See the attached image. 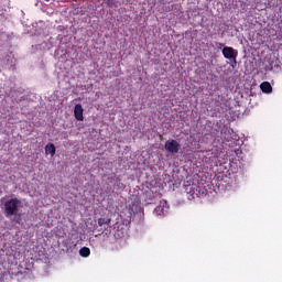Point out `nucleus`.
Listing matches in <instances>:
<instances>
[{
  "label": "nucleus",
  "instance_id": "10",
  "mask_svg": "<svg viewBox=\"0 0 282 282\" xmlns=\"http://www.w3.org/2000/svg\"><path fill=\"white\" fill-rule=\"evenodd\" d=\"M111 224V218H99L98 219V226L104 227V226H109Z\"/></svg>",
  "mask_w": 282,
  "mask_h": 282
},
{
  "label": "nucleus",
  "instance_id": "3",
  "mask_svg": "<svg viewBox=\"0 0 282 282\" xmlns=\"http://www.w3.org/2000/svg\"><path fill=\"white\" fill-rule=\"evenodd\" d=\"M220 135L226 142H231V140H236L237 138L234 130L228 126H223V128L220 129Z\"/></svg>",
  "mask_w": 282,
  "mask_h": 282
},
{
  "label": "nucleus",
  "instance_id": "14",
  "mask_svg": "<svg viewBox=\"0 0 282 282\" xmlns=\"http://www.w3.org/2000/svg\"><path fill=\"white\" fill-rule=\"evenodd\" d=\"M75 107H80V105H75Z\"/></svg>",
  "mask_w": 282,
  "mask_h": 282
},
{
  "label": "nucleus",
  "instance_id": "2",
  "mask_svg": "<svg viewBox=\"0 0 282 282\" xmlns=\"http://www.w3.org/2000/svg\"><path fill=\"white\" fill-rule=\"evenodd\" d=\"M223 56L228 61H231V63H235V65H237L238 52L234 47L225 46L223 48Z\"/></svg>",
  "mask_w": 282,
  "mask_h": 282
},
{
  "label": "nucleus",
  "instance_id": "7",
  "mask_svg": "<svg viewBox=\"0 0 282 282\" xmlns=\"http://www.w3.org/2000/svg\"><path fill=\"white\" fill-rule=\"evenodd\" d=\"M226 111H228V115H226V119H227L228 121H236L237 118H238L239 115H240V113H238V112H234V111H232V108H228V109H226Z\"/></svg>",
  "mask_w": 282,
  "mask_h": 282
},
{
  "label": "nucleus",
  "instance_id": "4",
  "mask_svg": "<svg viewBox=\"0 0 282 282\" xmlns=\"http://www.w3.org/2000/svg\"><path fill=\"white\" fill-rule=\"evenodd\" d=\"M180 149H182V145L174 139L167 140L165 142V150L171 154H177Z\"/></svg>",
  "mask_w": 282,
  "mask_h": 282
},
{
  "label": "nucleus",
  "instance_id": "13",
  "mask_svg": "<svg viewBox=\"0 0 282 282\" xmlns=\"http://www.w3.org/2000/svg\"><path fill=\"white\" fill-rule=\"evenodd\" d=\"M108 6H110V8H111V3L109 2V0H108Z\"/></svg>",
  "mask_w": 282,
  "mask_h": 282
},
{
  "label": "nucleus",
  "instance_id": "11",
  "mask_svg": "<svg viewBox=\"0 0 282 282\" xmlns=\"http://www.w3.org/2000/svg\"><path fill=\"white\" fill-rule=\"evenodd\" d=\"M224 43H219V42H216V47L217 50H221V47H224Z\"/></svg>",
  "mask_w": 282,
  "mask_h": 282
},
{
  "label": "nucleus",
  "instance_id": "12",
  "mask_svg": "<svg viewBox=\"0 0 282 282\" xmlns=\"http://www.w3.org/2000/svg\"><path fill=\"white\" fill-rule=\"evenodd\" d=\"M163 210H164V209H163L161 206H158V207H156V212H158V213H160V212L162 213Z\"/></svg>",
  "mask_w": 282,
  "mask_h": 282
},
{
  "label": "nucleus",
  "instance_id": "6",
  "mask_svg": "<svg viewBox=\"0 0 282 282\" xmlns=\"http://www.w3.org/2000/svg\"><path fill=\"white\" fill-rule=\"evenodd\" d=\"M260 89L262 94H272V85L270 84V82H263L262 84H260Z\"/></svg>",
  "mask_w": 282,
  "mask_h": 282
},
{
  "label": "nucleus",
  "instance_id": "1",
  "mask_svg": "<svg viewBox=\"0 0 282 282\" xmlns=\"http://www.w3.org/2000/svg\"><path fill=\"white\" fill-rule=\"evenodd\" d=\"M21 205V199L11 198L4 203V215L7 218L17 216L19 213V206Z\"/></svg>",
  "mask_w": 282,
  "mask_h": 282
},
{
  "label": "nucleus",
  "instance_id": "5",
  "mask_svg": "<svg viewBox=\"0 0 282 282\" xmlns=\"http://www.w3.org/2000/svg\"><path fill=\"white\" fill-rule=\"evenodd\" d=\"M74 118H76L77 121H84V108L74 107Z\"/></svg>",
  "mask_w": 282,
  "mask_h": 282
},
{
  "label": "nucleus",
  "instance_id": "9",
  "mask_svg": "<svg viewBox=\"0 0 282 282\" xmlns=\"http://www.w3.org/2000/svg\"><path fill=\"white\" fill-rule=\"evenodd\" d=\"M78 253L82 258H88L90 257V249L88 247H83Z\"/></svg>",
  "mask_w": 282,
  "mask_h": 282
},
{
  "label": "nucleus",
  "instance_id": "8",
  "mask_svg": "<svg viewBox=\"0 0 282 282\" xmlns=\"http://www.w3.org/2000/svg\"><path fill=\"white\" fill-rule=\"evenodd\" d=\"M45 154L54 156L55 155V145L54 143H48L45 145Z\"/></svg>",
  "mask_w": 282,
  "mask_h": 282
}]
</instances>
